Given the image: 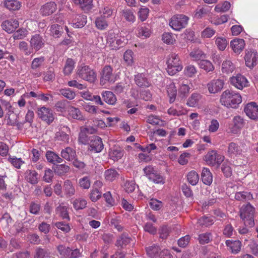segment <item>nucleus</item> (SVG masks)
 Listing matches in <instances>:
<instances>
[{"instance_id": "1", "label": "nucleus", "mask_w": 258, "mask_h": 258, "mask_svg": "<svg viewBox=\"0 0 258 258\" xmlns=\"http://www.w3.org/2000/svg\"><path fill=\"white\" fill-rule=\"evenodd\" d=\"M241 101V97L239 94L229 90L224 91L220 98L221 104L228 108H236Z\"/></svg>"}, {"instance_id": "2", "label": "nucleus", "mask_w": 258, "mask_h": 258, "mask_svg": "<svg viewBox=\"0 0 258 258\" xmlns=\"http://www.w3.org/2000/svg\"><path fill=\"white\" fill-rule=\"evenodd\" d=\"M167 71L169 75L173 76L182 69L181 62L178 55L175 53L171 54L167 61Z\"/></svg>"}, {"instance_id": "3", "label": "nucleus", "mask_w": 258, "mask_h": 258, "mask_svg": "<svg viewBox=\"0 0 258 258\" xmlns=\"http://www.w3.org/2000/svg\"><path fill=\"white\" fill-rule=\"evenodd\" d=\"M188 20V17L184 15H175L170 19L169 25L173 30L180 31L186 26Z\"/></svg>"}, {"instance_id": "4", "label": "nucleus", "mask_w": 258, "mask_h": 258, "mask_svg": "<svg viewBox=\"0 0 258 258\" xmlns=\"http://www.w3.org/2000/svg\"><path fill=\"white\" fill-rule=\"evenodd\" d=\"M77 74L80 78L90 83L94 82L96 78L94 71L88 66L79 68Z\"/></svg>"}, {"instance_id": "5", "label": "nucleus", "mask_w": 258, "mask_h": 258, "mask_svg": "<svg viewBox=\"0 0 258 258\" xmlns=\"http://www.w3.org/2000/svg\"><path fill=\"white\" fill-rule=\"evenodd\" d=\"M224 157L218 154L216 151L212 150L208 152L204 157V160L208 164L219 166L224 161Z\"/></svg>"}, {"instance_id": "6", "label": "nucleus", "mask_w": 258, "mask_h": 258, "mask_svg": "<svg viewBox=\"0 0 258 258\" xmlns=\"http://www.w3.org/2000/svg\"><path fill=\"white\" fill-rule=\"evenodd\" d=\"M37 115L42 121L47 124H51L54 120L53 111L49 108L42 107L38 108Z\"/></svg>"}, {"instance_id": "7", "label": "nucleus", "mask_w": 258, "mask_h": 258, "mask_svg": "<svg viewBox=\"0 0 258 258\" xmlns=\"http://www.w3.org/2000/svg\"><path fill=\"white\" fill-rule=\"evenodd\" d=\"M112 68L108 65L104 66L101 73L100 83L104 85L107 82L114 83L115 77L112 73Z\"/></svg>"}, {"instance_id": "8", "label": "nucleus", "mask_w": 258, "mask_h": 258, "mask_svg": "<svg viewBox=\"0 0 258 258\" xmlns=\"http://www.w3.org/2000/svg\"><path fill=\"white\" fill-rule=\"evenodd\" d=\"M30 43L33 51L36 52L44 47L45 40L40 35L35 34L32 36Z\"/></svg>"}, {"instance_id": "9", "label": "nucleus", "mask_w": 258, "mask_h": 258, "mask_svg": "<svg viewBox=\"0 0 258 258\" xmlns=\"http://www.w3.org/2000/svg\"><path fill=\"white\" fill-rule=\"evenodd\" d=\"M246 115L253 120L258 119V105L254 102L248 103L244 107Z\"/></svg>"}, {"instance_id": "10", "label": "nucleus", "mask_w": 258, "mask_h": 258, "mask_svg": "<svg viewBox=\"0 0 258 258\" xmlns=\"http://www.w3.org/2000/svg\"><path fill=\"white\" fill-rule=\"evenodd\" d=\"M245 64L248 68L251 69L256 65L258 61V55L255 50L247 51L244 57Z\"/></svg>"}, {"instance_id": "11", "label": "nucleus", "mask_w": 258, "mask_h": 258, "mask_svg": "<svg viewBox=\"0 0 258 258\" xmlns=\"http://www.w3.org/2000/svg\"><path fill=\"white\" fill-rule=\"evenodd\" d=\"M231 84L238 89L241 90L247 86V80L245 77L239 74L230 79Z\"/></svg>"}, {"instance_id": "12", "label": "nucleus", "mask_w": 258, "mask_h": 258, "mask_svg": "<svg viewBox=\"0 0 258 258\" xmlns=\"http://www.w3.org/2000/svg\"><path fill=\"white\" fill-rule=\"evenodd\" d=\"M19 23L16 19H11L4 21L2 24L3 30L9 33H11L18 28Z\"/></svg>"}, {"instance_id": "13", "label": "nucleus", "mask_w": 258, "mask_h": 258, "mask_svg": "<svg viewBox=\"0 0 258 258\" xmlns=\"http://www.w3.org/2000/svg\"><path fill=\"white\" fill-rule=\"evenodd\" d=\"M223 85L224 82L222 80H214L207 84V88L210 93H216L223 88Z\"/></svg>"}, {"instance_id": "14", "label": "nucleus", "mask_w": 258, "mask_h": 258, "mask_svg": "<svg viewBox=\"0 0 258 258\" xmlns=\"http://www.w3.org/2000/svg\"><path fill=\"white\" fill-rule=\"evenodd\" d=\"M136 84L140 88L149 87L151 85L150 81L143 73H138L135 76Z\"/></svg>"}, {"instance_id": "15", "label": "nucleus", "mask_w": 258, "mask_h": 258, "mask_svg": "<svg viewBox=\"0 0 258 258\" xmlns=\"http://www.w3.org/2000/svg\"><path fill=\"white\" fill-rule=\"evenodd\" d=\"M254 208L249 203L245 206L243 205L240 211V218L242 220H245L248 217H251L254 216Z\"/></svg>"}, {"instance_id": "16", "label": "nucleus", "mask_w": 258, "mask_h": 258, "mask_svg": "<svg viewBox=\"0 0 258 258\" xmlns=\"http://www.w3.org/2000/svg\"><path fill=\"white\" fill-rule=\"evenodd\" d=\"M56 10V5L54 2H50L42 6L40 10L43 16H49L53 13Z\"/></svg>"}, {"instance_id": "17", "label": "nucleus", "mask_w": 258, "mask_h": 258, "mask_svg": "<svg viewBox=\"0 0 258 258\" xmlns=\"http://www.w3.org/2000/svg\"><path fill=\"white\" fill-rule=\"evenodd\" d=\"M90 146L92 150L97 153L100 152L103 149L104 145L102 139L98 136H93L90 142Z\"/></svg>"}, {"instance_id": "18", "label": "nucleus", "mask_w": 258, "mask_h": 258, "mask_svg": "<svg viewBox=\"0 0 258 258\" xmlns=\"http://www.w3.org/2000/svg\"><path fill=\"white\" fill-rule=\"evenodd\" d=\"M131 240L132 239L130 237L129 234L124 232L117 237L115 245L117 247H120L121 248H123L131 243Z\"/></svg>"}, {"instance_id": "19", "label": "nucleus", "mask_w": 258, "mask_h": 258, "mask_svg": "<svg viewBox=\"0 0 258 258\" xmlns=\"http://www.w3.org/2000/svg\"><path fill=\"white\" fill-rule=\"evenodd\" d=\"M81 95L84 99L94 101L97 105H103L104 104L100 96L92 95V94L88 91L81 92Z\"/></svg>"}, {"instance_id": "20", "label": "nucleus", "mask_w": 258, "mask_h": 258, "mask_svg": "<svg viewBox=\"0 0 258 258\" xmlns=\"http://www.w3.org/2000/svg\"><path fill=\"white\" fill-rule=\"evenodd\" d=\"M75 4L85 12H88L93 8V0H73Z\"/></svg>"}, {"instance_id": "21", "label": "nucleus", "mask_w": 258, "mask_h": 258, "mask_svg": "<svg viewBox=\"0 0 258 258\" xmlns=\"http://www.w3.org/2000/svg\"><path fill=\"white\" fill-rule=\"evenodd\" d=\"M146 252L150 258H156L160 256L161 250L160 246L156 244L146 247Z\"/></svg>"}, {"instance_id": "22", "label": "nucleus", "mask_w": 258, "mask_h": 258, "mask_svg": "<svg viewBox=\"0 0 258 258\" xmlns=\"http://www.w3.org/2000/svg\"><path fill=\"white\" fill-rule=\"evenodd\" d=\"M231 47L234 52L240 53L245 46V42L243 39H235L231 41Z\"/></svg>"}, {"instance_id": "23", "label": "nucleus", "mask_w": 258, "mask_h": 258, "mask_svg": "<svg viewBox=\"0 0 258 258\" xmlns=\"http://www.w3.org/2000/svg\"><path fill=\"white\" fill-rule=\"evenodd\" d=\"M103 99V102L104 101L109 105H114L116 102V97L115 95L111 91H105L101 93Z\"/></svg>"}, {"instance_id": "24", "label": "nucleus", "mask_w": 258, "mask_h": 258, "mask_svg": "<svg viewBox=\"0 0 258 258\" xmlns=\"http://www.w3.org/2000/svg\"><path fill=\"white\" fill-rule=\"evenodd\" d=\"M203 182L207 185H210L213 181V175L209 169L203 168L201 173Z\"/></svg>"}, {"instance_id": "25", "label": "nucleus", "mask_w": 258, "mask_h": 258, "mask_svg": "<svg viewBox=\"0 0 258 258\" xmlns=\"http://www.w3.org/2000/svg\"><path fill=\"white\" fill-rule=\"evenodd\" d=\"M76 156L75 150L70 147H67L62 150L61 152V156L62 158L68 160L72 161L74 160Z\"/></svg>"}, {"instance_id": "26", "label": "nucleus", "mask_w": 258, "mask_h": 258, "mask_svg": "<svg viewBox=\"0 0 258 258\" xmlns=\"http://www.w3.org/2000/svg\"><path fill=\"white\" fill-rule=\"evenodd\" d=\"M25 179L32 184L38 183V173L35 170H27L25 172Z\"/></svg>"}, {"instance_id": "27", "label": "nucleus", "mask_w": 258, "mask_h": 258, "mask_svg": "<svg viewBox=\"0 0 258 258\" xmlns=\"http://www.w3.org/2000/svg\"><path fill=\"white\" fill-rule=\"evenodd\" d=\"M226 244L229 247L231 252L233 253H237L241 249V242L239 240L231 241L227 240L226 241Z\"/></svg>"}, {"instance_id": "28", "label": "nucleus", "mask_w": 258, "mask_h": 258, "mask_svg": "<svg viewBox=\"0 0 258 258\" xmlns=\"http://www.w3.org/2000/svg\"><path fill=\"white\" fill-rule=\"evenodd\" d=\"M167 92L169 97V102H174L177 95V90L174 83H170L167 86Z\"/></svg>"}, {"instance_id": "29", "label": "nucleus", "mask_w": 258, "mask_h": 258, "mask_svg": "<svg viewBox=\"0 0 258 258\" xmlns=\"http://www.w3.org/2000/svg\"><path fill=\"white\" fill-rule=\"evenodd\" d=\"M227 152L230 156L240 155L242 153V149L238 144L231 142L229 144Z\"/></svg>"}, {"instance_id": "30", "label": "nucleus", "mask_w": 258, "mask_h": 258, "mask_svg": "<svg viewBox=\"0 0 258 258\" xmlns=\"http://www.w3.org/2000/svg\"><path fill=\"white\" fill-rule=\"evenodd\" d=\"M73 24L76 28H82L87 23V17L84 15H78L73 20Z\"/></svg>"}, {"instance_id": "31", "label": "nucleus", "mask_w": 258, "mask_h": 258, "mask_svg": "<svg viewBox=\"0 0 258 258\" xmlns=\"http://www.w3.org/2000/svg\"><path fill=\"white\" fill-rule=\"evenodd\" d=\"M69 114L73 118L83 120L84 119L83 115L80 110L76 107L71 106L69 109Z\"/></svg>"}, {"instance_id": "32", "label": "nucleus", "mask_w": 258, "mask_h": 258, "mask_svg": "<svg viewBox=\"0 0 258 258\" xmlns=\"http://www.w3.org/2000/svg\"><path fill=\"white\" fill-rule=\"evenodd\" d=\"M5 6L10 11L18 10L21 8V3L16 0H7L5 2Z\"/></svg>"}, {"instance_id": "33", "label": "nucleus", "mask_w": 258, "mask_h": 258, "mask_svg": "<svg viewBox=\"0 0 258 258\" xmlns=\"http://www.w3.org/2000/svg\"><path fill=\"white\" fill-rule=\"evenodd\" d=\"M234 69L235 66L230 60H226L223 62L221 69L223 73L230 74L232 73Z\"/></svg>"}, {"instance_id": "34", "label": "nucleus", "mask_w": 258, "mask_h": 258, "mask_svg": "<svg viewBox=\"0 0 258 258\" xmlns=\"http://www.w3.org/2000/svg\"><path fill=\"white\" fill-rule=\"evenodd\" d=\"M63 187L64 193L68 197H71L75 194V189L70 180H67L64 181Z\"/></svg>"}, {"instance_id": "35", "label": "nucleus", "mask_w": 258, "mask_h": 258, "mask_svg": "<svg viewBox=\"0 0 258 258\" xmlns=\"http://www.w3.org/2000/svg\"><path fill=\"white\" fill-rule=\"evenodd\" d=\"M105 179L109 181H112L118 178V173L114 169H109L104 173Z\"/></svg>"}, {"instance_id": "36", "label": "nucleus", "mask_w": 258, "mask_h": 258, "mask_svg": "<svg viewBox=\"0 0 258 258\" xmlns=\"http://www.w3.org/2000/svg\"><path fill=\"white\" fill-rule=\"evenodd\" d=\"M51 35L54 37L58 38L63 33V28L61 26L55 24H53L50 27Z\"/></svg>"}, {"instance_id": "37", "label": "nucleus", "mask_w": 258, "mask_h": 258, "mask_svg": "<svg viewBox=\"0 0 258 258\" xmlns=\"http://www.w3.org/2000/svg\"><path fill=\"white\" fill-rule=\"evenodd\" d=\"M235 199L237 201L250 200L253 199L252 195L246 191L237 192L235 195Z\"/></svg>"}, {"instance_id": "38", "label": "nucleus", "mask_w": 258, "mask_h": 258, "mask_svg": "<svg viewBox=\"0 0 258 258\" xmlns=\"http://www.w3.org/2000/svg\"><path fill=\"white\" fill-rule=\"evenodd\" d=\"M75 62L72 58H68L66 60L63 72L65 75H69L73 71L74 68Z\"/></svg>"}, {"instance_id": "39", "label": "nucleus", "mask_w": 258, "mask_h": 258, "mask_svg": "<svg viewBox=\"0 0 258 258\" xmlns=\"http://www.w3.org/2000/svg\"><path fill=\"white\" fill-rule=\"evenodd\" d=\"M56 249L59 254L63 257L68 258L69 255V252H71L72 249L69 247H66L64 245L59 244L56 247Z\"/></svg>"}, {"instance_id": "40", "label": "nucleus", "mask_w": 258, "mask_h": 258, "mask_svg": "<svg viewBox=\"0 0 258 258\" xmlns=\"http://www.w3.org/2000/svg\"><path fill=\"white\" fill-rule=\"evenodd\" d=\"M150 29L145 26H139L137 29V36L139 37L146 38L150 36Z\"/></svg>"}, {"instance_id": "41", "label": "nucleus", "mask_w": 258, "mask_h": 258, "mask_svg": "<svg viewBox=\"0 0 258 258\" xmlns=\"http://www.w3.org/2000/svg\"><path fill=\"white\" fill-rule=\"evenodd\" d=\"M50 252L48 249L39 247L35 250L34 258H45L46 256H48Z\"/></svg>"}, {"instance_id": "42", "label": "nucleus", "mask_w": 258, "mask_h": 258, "mask_svg": "<svg viewBox=\"0 0 258 258\" xmlns=\"http://www.w3.org/2000/svg\"><path fill=\"white\" fill-rule=\"evenodd\" d=\"M200 67L205 70L207 72H212L214 70V67L211 61L203 59L199 63Z\"/></svg>"}, {"instance_id": "43", "label": "nucleus", "mask_w": 258, "mask_h": 258, "mask_svg": "<svg viewBox=\"0 0 258 258\" xmlns=\"http://www.w3.org/2000/svg\"><path fill=\"white\" fill-rule=\"evenodd\" d=\"M54 170L56 174L58 175H62L69 171L70 167L64 164H61L56 165Z\"/></svg>"}, {"instance_id": "44", "label": "nucleus", "mask_w": 258, "mask_h": 258, "mask_svg": "<svg viewBox=\"0 0 258 258\" xmlns=\"http://www.w3.org/2000/svg\"><path fill=\"white\" fill-rule=\"evenodd\" d=\"M201 99V95L198 93H193L188 98L187 101V105L190 107L196 106Z\"/></svg>"}, {"instance_id": "45", "label": "nucleus", "mask_w": 258, "mask_h": 258, "mask_svg": "<svg viewBox=\"0 0 258 258\" xmlns=\"http://www.w3.org/2000/svg\"><path fill=\"white\" fill-rule=\"evenodd\" d=\"M187 180L188 182L192 185H196L199 179L198 174L195 171L189 172L187 175Z\"/></svg>"}, {"instance_id": "46", "label": "nucleus", "mask_w": 258, "mask_h": 258, "mask_svg": "<svg viewBox=\"0 0 258 258\" xmlns=\"http://www.w3.org/2000/svg\"><path fill=\"white\" fill-rule=\"evenodd\" d=\"M59 94L63 95L64 97L70 100L73 99L76 96L75 92L69 88L59 90Z\"/></svg>"}, {"instance_id": "47", "label": "nucleus", "mask_w": 258, "mask_h": 258, "mask_svg": "<svg viewBox=\"0 0 258 258\" xmlns=\"http://www.w3.org/2000/svg\"><path fill=\"white\" fill-rule=\"evenodd\" d=\"M8 161L15 167L18 169L20 168L22 164L24 163V162L21 158H18L16 157L9 156L8 158Z\"/></svg>"}, {"instance_id": "48", "label": "nucleus", "mask_w": 258, "mask_h": 258, "mask_svg": "<svg viewBox=\"0 0 258 258\" xmlns=\"http://www.w3.org/2000/svg\"><path fill=\"white\" fill-rule=\"evenodd\" d=\"M79 185L83 189H89L91 185V181L89 177L85 176L79 180Z\"/></svg>"}, {"instance_id": "49", "label": "nucleus", "mask_w": 258, "mask_h": 258, "mask_svg": "<svg viewBox=\"0 0 258 258\" xmlns=\"http://www.w3.org/2000/svg\"><path fill=\"white\" fill-rule=\"evenodd\" d=\"M153 175L152 176V178H150L149 180L154 183L163 184L165 182V178L158 173L157 171L153 174Z\"/></svg>"}, {"instance_id": "50", "label": "nucleus", "mask_w": 258, "mask_h": 258, "mask_svg": "<svg viewBox=\"0 0 258 258\" xmlns=\"http://www.w3.org/2000/svg\"><path fill=\"white\" fill-rule=\"evenodd\" d=\"M133 52L131 50H126L123 54V59L127 65L132 66L134 62Z\"/></svg>"}, {"instance_id": "51", "label": "nucleus", "mask_w": 258, "mask_h": 258, "mask_svg": "<svg viewBox=\"0 0 258 258\" xmlns=\"http://www.w3.org/2000/svg\"><path fill=\"white\" fill-rule=\"evenodd\" d=\"M87 201L83 199H76L73 202L74 208L77 210H82L86 207Z\"/></svg>"}, {"instance_id": "52", "label": "nucleus", "mask_w": 258, "mask_h": 258, "mask_svg": "<svg viewBox=\"0 0 258 258\" xmlns=\"http://www.w3.org/2000/svg\"><path fill=\"white\" fill-rule=\"evenodd\" d=\"M109 156L111 159L117 161L123 156V151L121 149H114L109 153Z\"/></svg>"}, {"instance_id": "53", "label": "nucleus", "mask_w": 258, "mask_h": 258, "mask_svg": "<svg viewBox=\"0 0 258 258\" xmlns=\"http://www.w3.org/2000/svg\"><path fill=\"white\" fill-rule=\"evenodd\" d=\"M171 231V228L166 225H163L160 227L159 234L160 238L165 239L169 236Z\"/></svg>"}, {"instance_id": "54", "label": "nucleus", "mask_w": 258, "mask_h": 258, "mask_svg": "<svg viewBox=\"0 0 258 258\" xmlns=\"http://www.w3.org/2000/svg\"><path fill=\"white\" fill-rule=\"evenodd\" d=\"M101 197V192L96 187L92 189L89 194V198L93 202H96Z\"/></svg>"}, {"instance_id": "55", "label": "nucleus", "mask_w": 258, "mask_h": 258, "mask_svg": "<svg viewBox=\"0 0 258 258\" xmlns=\"http://www.w3.org/2000/svg\"><path fill=\"white\" fill-rule=\"evenodd\" d=\"M122 16L124 17L125 19L129 22H134L135 17L133 12L131 10H124L122 11Z\"/></svg>"}, {"instance_id": "56", "label": "nucleus", "mask_w": 258, "mask_h": 258, "mask_svg": "<svg viewBox=\"0 0 258 258\" xmlns=\"http://www.w3.org/2000/svg\"><path fill=\"white\" fill-rule=\"evenodd\" d=\"M54 225L64 233H68L71 230V227L69 224L64 222H57L54 224Z\"/></svg>"}, {"instance_id": "57", "label": "nucleus", "mask_w": 258, "mask_h": 258, "mask_svg": "<svg viewBox=\"0 0 258 258\" xmlns=\"http://www.w3.org/2000/svg\"><path fill=\"white\" fill-rule=\"evenodd\" d=\"M199 223L205 227L209 226L214 223L212 217L203 216L199 220Z\"/></svg>"}, {"instance_id": "58", "label": "nucleus", "mask_w": 258, "mask_h": 258, "mask_svg": "<svg viewBox=\"0 0 258 258\" xmlns=\"http://www.w3.org/2000/svg\"><path fill=\"white\" fill-rule=\"evenodd\" d=\"M95 24L96 27L101 30L104 29L107 26V23L105 17L102 16L98 17L96 19Z\"/></svg>"}, {"instance_id": "59", "label": "nucleus", "mask_w": 258, "mask_h": 258, "mask_svg": "<svg viewBox=\"0 0 258 258\" xmlns=\"http://www.w3.org/2000/svg\"><path fill=\"white\" fill-rule=\"evenodd\" d=\"M221 170L226 177H230L232 175V169L229 163L224 162L221 166Z\"/></svg>"}, {"instance_id": "60", "label": "nucleus", "mask_w": 258, "mask_h": 258, "mask_svg": "<svg viewBox=\"0 0 258 258\" xmlns=\"http://www.w3.org/2000/svg\"><path fill=\"white\" fill-rule=\"evenodd\" d=\"M150 206L153 210L158 211L163 207V204L161 201L152 199L150 202Z\"/></svg>"}, {"instance_id": "61", "label": "nucleus", "mask_w": 258, "mask_h": 258, "mask_svg": "<svg viewBox=\"0 0 258 258\" xmlns=\"http://www.w3.org/2000/svg\"><path fill=\"white\" fill-rule=\"evenodd\" d=\"M136 188V183L134 181H126L124 184V189L127 193L133 192Z\"/></svg>"}, {"instance_id": "62", "label": "nucleus", "mask_w": 258, "mask_h": 258, "mask_svg": "<svg viewBox=\"0 0 258 258\" xmlns=\"http://www.w3.org/2000/svg\"><path fill=\"white\" fill-rule=\"evenodd\" d=\"M19 48L26 55H29L31 53L33 52L32 47H30L29 48L28 44L25 41L20 42L19 43Z\"/></svg>"}, {"instance_id": "63", "label": "nucleus", "mask_w": 258, "mask_h": 258, "mask_svg": "<svg viewBox=\"0 0 258 258\" xmlns=\"http://www.w3.org/2000/svg\"><path fill=\"white\" fill-rule=\"evenodd\" d=\"M233 122L234 126L238 129H241L244 125V119L240 116H235L233 118Z\"/></svg>"}, {"instance_id": "64", "label": "nucleus", "mask_w": 258, "mask_h": 258, "mask_svg": "<svg viewBox=\"0 0 258 258\" xmlns=\"http://www.w3.org/2000/svg\"><path fill=\"white\" fill-rule=\"evenodd\" d=\"M55 138L58 141L68 142L69 139V137L65 132L59 131L56 133Z\"/></svg>"}]
</instances>
